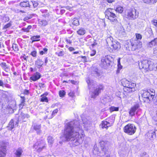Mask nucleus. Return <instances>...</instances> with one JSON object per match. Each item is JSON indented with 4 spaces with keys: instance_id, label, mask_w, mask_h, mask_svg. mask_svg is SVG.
<instances>
[{
    "instance_id": "nucleus-38",
    "label": "nucleus",
    "mask_w": 157,
    "mask_h": 157,
    "mask_svg": "<svg viewBox=\"0 0 157 157\" xmlns=\"http://www.w3.org/2000/svg\"><path fill=\"white\" fill-rule=\"evenodd\" d=\"M32 26L31 25L28 26L27 28H23L22 29L24 32H29V30L32 28Z\"/></svg>"
},
{
    "instance_id": "nucleus-54",
    "label": "nucleus",
    "mask_w": 157,
    "mask_h": 157,
    "mask_svg": "<svg viewBox=\"0 0 157 157\" xmlns=\"http://www.w3.org/2000/svg\"><path fill=\"white\" fill-rule=\"evenodd\" d=\"M31 55L33 57H36V51L32 52L31 53Z\"/></svg>"
},
{
    "instance_id": "nucleus-33",
    "label": "nucleus",
    "mask_w": 157,
    "mask_h": 157,
    "mask_svg": "<svg viewBox=\"0 0 157 157\" xmlns=\"http://www.w3.org/2000/svg\"><path fill=\"white\" fill-rule=\"evenodd\" d=\"M93 153L95 155L98 156H101L100 155V152L99 151L98 148L97 147H94V150H93Z\"/></svg>"
},
{
    "instance_id": "nucleus-27",
    "label": "nucleus",
    "mask_w": 157,
    "mask_h": 157,
    "mask_svg": "<svg viewBox=\"0 0 157 157\" xmlns=\"http://www.w3.org/2000/svg\"><path fill=\"white\" fill-rule=\"evenodd\" d=\"M20 6L21 7H30L29 2L27 0L21 2L20 3Z\"/></svg>"
},
{
    "instance_id": "nucleus-62",
    "label": "nucleus",
    "mask_w": 157,
    "mask_h": 157,
    "mask_svg": "<svg viewBox=\"0 0 157 157\" xmlns=\"http://www.w3.org/2000/svg\"><path fill=\"white\" fill-rule=\"evenodd\" d=\"M66 41L67 43L69 44H71L72 42L71 41V40L70 39H67Z\"/></svg>"
},
{
    "instance_id": "nucleus-53",
    "label": "nucleus",
    "mask_w": 157,
    "mask_h": 157,
    "mask_svg": "<svg viewBox=\"0 0 157 157\" xmlns=\"http://www.w3.org/2000/svg\"><path fill=\"white\" fill-rule=\"evenodd\" d=\"M140 157H149V155L146 153L144 152L141 155Z\"/></svg>"
},
{
    "instance_id": "nucleus-15",
    "label": "nucleus",
    "mask_w": 157,
    "mask_h": 157,
    "mask_svg": "<svg viewBox=\"0 0 157 157\" xmlns=\"http://www.w3.org/2000/svg\"><path fill=\"white\" fill-rule=\"evenodd\" d=\"M103 86L102 85L97 86L96 89L92 92L91 94L92 98H94L98 96L99 93H100L101 90H103Z\"/></svg>"
},
{
    "instance_id": "nucleus-2",
    "label": "nucleus",
    "mask_w": 157,
    "mask_h": 157,
    "mask_svg": "<svg viewBox=\"0 0 157 157\" xmlns=\"http://www.w3.org/2000/svg\"><path fill=\"white\" fill-rule=\"evenodd\" d=\"M143 100L145 102H150L153 101L155 95V90L153 89L141 90L140 91Z\"/></svg>"
},
{
    "instance_id": "nucleus-63",
    "label": "nucleus",
    "mask_w": 157,
    "mask_h": 157,
    "mask_svg": "<svg viewBox=\"0 0 157 157\" xmlns=\"http://www.w3.org/2000/svg\"><path fill=\"white\" fill-rule=\"evenodd\" d=\"M3 83L2 81L0 80V86H3Z\"/></svg>"
},
{
    "instance_id": "nucleus-11",
    "label": "nucleus",
    "mask_w": 157,
    "mask_h": 157,
    "mask_svg": "<svg viewBox=\"0 0 157 157\" xmlns=\"http://www.w3.org/2000/svg\"><path fill=\"white\" fill-rule=\"evenodd\" d=\"M150 63V61H148L147 60L141 61L139 63V66L140 69H142L143 71H148L149 64Z\"/></svg>"
},
{
    "instance_id": "nucleus-45",
    "label": "nucleus",
    "mask_w": 157,
    "mask_h": 157,
    "mask_svg": "<svg viewBox=\"0 0 157 157\" xmlns=\"http://www.w3.org/2000/svg\"><path fill=\"white\" fill-rule=\"evenodd\" d=\"M44 94L43 95H41L42 97L41 98V101L42 102L45 101L47 102L48 101V99L46 97L44 96Z\"/></svg>"
},
{
    "instance_id": "nucleus-30",
    "label": "nucleus",
    "mask_w": 157,
    "mask_h": 157,
    "mask_svg": "<svg viewBox=\"0 0 157 157\" xmlns=\"http://www.w3.org/2000/svg\"><path fill=\"white\" fill-rule=\"evenodd\" d=\"M43 64V61L40 59H37L36 62V64L37 66V67L38 68H40L42 66Z\"/></svg>"
},
{
    "instance_id": "nucleus-24",
    "label": "nucleus",
    "mask_w": 157,
    "mask_h": 157,
    "mask_svg": "<svg viewBox=\"0 0 157 157\" xmlns=\"http://www.w3.org/2000/svg\"><path fill=\"white\" fill-rule=\"evenodd\" d=\"M146 135L148 137L149 139L151 140L155 137V134L154 131H150L148 132Z\"/></svg>"
},
{
    "instance_id": "nucleus-28",
    "label": "nucleus",
    "mask_w": 157,
    "mask_h": 157,
    "mask_svg": "<svg viewBox=\"0 0 157 157\" xmlns=\"http://www.w3.org/2000/svg\"><path fill=\"white\" fill-rule=\"evenodd\" d=\"M40 35H36L33 36L30 38L31 40L32 41V43L35 41H38L40 40Z\"/></svg>"
},
{
    "instance_id": "nucleus-58",
    "label": "nucleus",
    "mask_w": 157,
    "mask_h": 157,
    "mask_svg": "<svg viewBox=\"0 0 157 157\" xmlns=\"http://www.w3.org/2000/svg\"><path fill=\"white\" fill-rule=\"evenodd\" d=\"M58 111V109H55L53 111L52 113V115H54L55 114L57 113Z\"/></svg>"
},
{
    "instance_id": "nucleus-59",
    "label": "nucleus",
    "mask_w": 157,
    "mask_h": 157,
    "mask_svg": "<svg viewBox=\"0 0 157 157\" xmlns=\"http://www.w3.org/2000/svg\"><path fill=\"white\" fill-rule=\"evenodd\" d=\"M116 95L117 96H118V97H119L120 98H121L120 96L121 95V92L120 91H118L116 92Z\"/></svg>"
},
{
    "instance_id": "nucleus-31",
    "label": "nucleus",
    "mask_w": 157,
    "mask_h": 157,
    "mask_svg": "<svg viewBox=\"0 0 157 157\" xmlns=\"http://www.w3.org/2000/svg\"><path fill=\"white\" fill-rule=\"evenodd\" d=\"M2 69L6 72H8V70L9 69V66L5 63H2L1 65Z\"/></svg>"
},
{
    "instance_id": "nucleus-16",
    "label": "nucleus",
    "mask_w": 157,
    "mask_h": 157,
    "mask_svg": "<svg viewBox=\"0 0 157 157\" xmlns=\"http://www.w3.org/2000/svg\"><path fill=\"white\" fill-rule=\"evenodd\" d=\"M117 33L119 36L124 35L125 34V30L121 24H119L117 28Z\"/></svg>"
},
{
    "instance_id": "nucleus-1",
    "label": "nucleus",
    "mask_w": 157,
    "mask_h": 157,
    "mask_svg": "<svg viewBox=\"0 0 157 157\" xmlns=\"http://www.w3.org/2000/svg\"><path fill=\"white\" fill-rule=\"evenodd\" d=\"M82 121L74 120L66 123L64 126V136L66 140H71L73 146L81 144L84 140L85 134L82 128V122L85 130L90 128L91 123L89 116L82 115Z\"/></svg>"
},
{
    "instance_id": "nucleus-64",
    "label": "nucleus",
    "mask_w": 157,
    "mask_h": 157,
    "mask_svg": "<svg viewBox=\"0 0 157 157\" xmlns=\"http://www.w3.org/2000/svg\"><path fill=\"white\" fill-rule=\"evenodd\" d=\"M38 3H37L34 2V3H33V5L34 7H36L38 5Z\"/></svg>"
},
{
    "instance_id": "nucleus-5",
    "label": "nucleus",
    "mask_w": 157,
    "mask_h": 157,
    "mask_svg": "<svg viewBox=\"0 0 157 157\" xmlns=\"http://www.w3.org/2000/svg\"><path fill=\"white\" fill-rule=\"evenodd\" d=\"M123 129L124 132L131 135L135 132L136 128L134 124H128L124 127Z\"/></svg>"
},
{
    "instance_id": "nucleus-52",
    "label": "nucleus",
    "mask_w": 157,
    "mask_h": 157,
    "mask_svg": "<svg viewBox=\"0 0 157 157\" xmlns=\"http://www.w3.org/2000/svg\"><path fill=\"white\" fill-rule=\"evenodd\" d=\"M151 23L157 27V20H153L151 21Z\"/></svg>"
},
{
    "instance_id": "nucleus-49",
    "label": "nucleus",
    "mask_w": 157,
    "mask_h": 157,
    "mask_svg": "<svg viewBox=\"0 0 157 157\" xmlns=\"http://www.w3.org/2000/svg\"><path fill=\"white\" fill-rule=\"evenodd\" d=\"M136 36L137 40L139 39L140 40L142 38V35L139 33H136Z\"/></svg>"
},
{
    "instance_id": "nucleus-8",
    "label": "nucleus",
    "mask_w": 157,
    "mask_h": 157,
    "mask_svg": "<svg viewBox=\"0 0 157 157\" xmlns=\"http://www.w3.org/2000/svg\"><path fill=\"white\" fill-rule=\"evenodd\" d=\"M127 17L130 19L134 20L138 16V12L134 9H131L128 11Z\"/></svg>"
},
{
    "instance_id": "nucleus-55",
    "label": "nucleus",
    "mask_w": 157,
    "mask_h": 157,
    "mask_svg": "<svg viewBox=\"0 0 157 157\" xmlns=\"http://www.w3.org/2000/svg\"><path fill=\"white\" fill-rule=\"evenodd\" d=\"M96 53V51L95 50L93 49L92 52H91L90 55L91 56H93L95 55Z\"/></svg>"
},
{
    "instance_id": "nucleus-22",
    "label": "nucleus",
    "mask_w": 157,
    "mask_h": 157,
    "mask_svg": "<svg viewBox=\"0 0 157 157\" xmlns=\"http://www.w3.org/2000/svg\"><path fill=\"white\" fill-rule=\"evenodd\" d=\"M106 40L107 45V46L108 47H109L110 45L112 44L114 41L112 37L109 35L107 36Z\"/></svg>"
},
{
    "instance_id": "nucleus-42",
    "label": "nucleus",
    "mask_w": 157,
    "mask_h": 157,
    "mask_svg": "<svg viewBox=\"0 0 157 157\" xmlns=\"http://www.w3.org/2000/svg\"><path fill=\"white\" fill-rule=\"evenodd\" d=\"M56 54L59 56H62L64 55L63 51H59L56 53Z\"/></svg>"
},
{
    "instance_id": "nucleus-23",
    "label": "nucleus",
    "mask_w": 157,
    "mask_h": 157,
    "mask_svg": "<svg viewBox=\"0 0 157 157\" xmlns=\"http://www.w3.org/2000/svg\"><path fill=\"white\" fill-rule=\"evenodd\" d=\"M86 82L88 85V86L90 90L93 88V86L95 85V83L93 80L88 79L86 80Z\"/></svg>"
},
{
    "instance_id": "nucleus-57",
    "label": "nucleus",
    "mask_w": 157,
    "mask_h": 157,
    "mask_svg": "<svg viewBox=\"0 0 157 157\" xmlns=\"http://www.w3.org/2000/svg\"><path fill=\"white\" fill-rule=\"evenodd\" d=\"M153 53L155 55H157V48L155 47L153 49Z\"/></svg>"
},
{
    "instance_id": "nucleus-50",
    "label": "nucleus",
    "mask_w": 157,
    "mask_h": 157,
    "mask_svg": "<svg viewBox=\"0 0 157 157\" xmlns=\"http://www.w3.org/2000/svg\"><path fill=\"white\" fill-rule=\"evenodd\" d=\"M59 95L60 97H63L65 94V92L63 90H60L59 92Z\"/></svg>"
},
{
    "instance_id": "nucleus-3",
    "label": "nucleus",
    "mask_w": 157,
    "mask_h": 157,
    "mask_svg": "<svg viewBox=\"0 0 157 157\" xmlns=\"http://www.w3.org/2000/svg\"><path fill=\"white\" fill-rule=\"evenodd\" d=\"M121 83L124 87L123 90L124 92L128 93L135 91V87L136 86L135 83L129 82L125 79L122 80Z\"/></svg>"
},
{
    "instance_id": "nucleus-4",
    "label": "nucleus",
    "mask_w": 157,
    "mask_h": 157,
    "mask_svg": "<svg viewBox=\"0 0 157 157\" xmlns=\"http://www.w3.org/2000/svg\"><path fill=\"white\" fill-rule=\"evenodd\" d=\"M113 10L111 8L108 9L105 12V17L112 22H116L117 21L116 16Z\"/></svg>"
},
{
    "instance_id": "nucleus-9",
    "label": "nucleus",
    "mask_w": 157,
    "mask_h": 157,
    "mask_svg": "<svg viewBox=\"0 0 157 157\" xmlns=\"http://www.w3.org/2000/svg\"><path fill=\"white\" fill-rule=\"evenodd\" d=\"M110 61L109 57L108 56L103 57L101 58L100 63V65L102 67L106 69L110 65Z\"/></svg>"
},
{
    "instance_id": "nucleus-7",
    "label": "nucleus",
    "mask_w": 157,
    "mask_h": 157,
    "mask_svg": "<svg viewBox=\"0 0 157 157\" xmlns=\"http://www.w3.org/2000/svg\"><path fill=\"white\" fill-rule=\"evenodd\" d=\"M46 144L43 140L38 141L33 145V148L38 152L41 151L46 147Z\"/></svg>"
},
{
    "instance_id": "nucleus-20",
    "label": "nucleus",
    "mask_w": 157,
    "mask_h": 157,
    "mask_svg": "<svg viewBox=\"0 0 157 157\" xmlns=\"http://www.w3.org/2000/svg\"><path fill=\"white\" fill-rule=\"evenodd\" d=\"M18 121H17L15 122V123H14V121L13 120H11L10 122H9L8 127L10 128L11 130L14 127L17 126L18 123Z\"/></svg>"
},
{
    "instance_id": "nucleus-12",
    "label": "nucleus",
    "mask_w": 157,
    "mask_h": 157,
    "mask_svg": "<svg viewBox=\"0 0 157 157\" xmlns=\"http://www.w3.org/2000/svg\"><path fill=\"white\" fill-rule=\"evenodd\" d=\"M9 144L8 143L3 141L0 143V157H4L6 154V147Z\"/></svg>"
},
{
    "instance_id": "nucleus-32",
    "label": "nucleus",
    "mask_w": 157,
    "mask_h": 157,
    "mask_svg": "<svg viewBox=\"0 0 157 157\" xmlns=\"http://www.w3.org/2000/svg\"><path fill=\"white\" fill-rule=\"evenodd\" d=\"M48 142L49 147H51L53 143L54 140L52 137L51 136H49L47 138Z\"/></svg>"
},
{
    "instance_id": "nucleus-14",
    "label": "nucleus",
    "mask_w": 157,
    "mask_h": 157,
    "mask_svg": "<svg viewBox=\"0 0 157 157\" xmlns=\"http://www.w3.org/2000/svg\"><path fill=\"white\" fill-rule=\"evenodd\" d=\"M121 47L120 43L116 41H114L112 44L110 45L108 47V50L110 52H112L113 50H116L119 49Z\"/></svg>"
},
{
    "instance_id": "nucleus-43",
    "label": "nucleus",
    "mask_w": 157,
    "mask_h": 157,
    "mask_svg": "<svg viewBox=\"0 0 157 157\" xmlns=\"http://www.w3.org/2000/svg\"><path fill=\"white\" fill-rule=\"evenodd\" d=\"M116 11L119 13H121L123 11V8L121 6H118L116 8Z\"/></svg>"
},
{
    "instance_id": "nucleus-35",
    "label": "nucleus",
    "mask_w": 157,
    "mask_h": 157,
    "mask_svg": "<svg viewBox=\"0 0 157 157\" xmlns=\"http://www.w3.org/2000/svg\"><path fill=\"white\" fill-rule=\"evenodd\" d=\"M157 45L154 39L149 42L148 44V47L150 48H152Z\"/></svg>"
},
{
    "instance_id": "nucleus-60",
    "label": "nucleus",
    "mask_w": 157,
    "mask_h": 157,
    "mask_svg": "<svg viewBox=\"0 0 157 157\" xmlns=\"http://www.w3.org/2000/svg\"><path fill=\"white\" fill-rule=\"evenodd\" d=\"M69 50L70 51H72L75 50V49L72 47H70L68 48Z\"/></svg>"
},
{
    "instance_id": "nucleus-56",
    "label": "nucleus",
    "mask_w": 157,
    "mask_h": 157,
    "mask_svg": "<svg viewBox=\"0 0 157 157\" xmlns=\"http://www.w3.org/2000/svg\"><path fill=\"white\" fill-rule=\"evenodd\" d=\"M97 44V43H96L95 42H94L93 44L91 45V46H90V48L92 49Z\"/></svg>"
},
{
    "instance_id": "nucleus-29",
    "label": "nucleus",
    "mask_w": 157,
    "mask_h": 157,
    "mask_svg": "<svg viewBox=\"0 0 157 157\" xmlns=\"http://www.w3.org/2000/svg\"><path fill=\"white\" fill-rule=\"evenodd\" d=\"M150 63L149 64V68H148V70H150V71L154 70L155 71V66L156 65H155L154 63L150 61Z\"/></svg>"
},
{
    "instance_id": "nucleus-44",
    "label": "nucleus",
    "mask_w": 157,
    "mask_h": 157,
    "mask_svg": "<svg viewBox=\"0 0 157 157\" xmlns=\"http://www.w3.org/2000/svg\"><path fill=\"white\" fill-rule=\"evenodd\" d=\"M48 50V49L47 48H44L43 49V50L40 52V54L41 55H43L44 54L47 53Z\"/></svg>"
},
{
    "instance_id": "nucleus-37",
    "label": "nucleus",
    "mask_w": 157,
    "mask_h": 157,
    "mask_svg": "<svg viewBox=\"0 0 157 157\" xmlns=\"http://www.w3.org/2000/svg\"><path fill=\"white\" fill-rule=\"evenodd\" d=\"M72 24L75 26H77L79 25V21L77 19L74 18L73 19Z\"/></svg>"
},
{
    "instance_id": "nucleus-10",
    "label": "nucleus",
    "mask_w": 157,
    "mask_h": 157,
    "mask_svg": "<svg viewBox=\"0 0 157 157\" xmlns=\"http://www.w3.org/2000/svg\"><path fill=\"white\" fill-rule=\"evenodd\" d=\"M131 42L132 45V51H135L136 49H139L142 46V42L139 40H132Z\"/></svg>"
},
{
    "instance_id": "nucleus-19",
    "label": "nucleus",
    "mask_w": 157,
    "mask_h": 157,
    "mask_svg": "<svg viewBox=\"0 0 157 157\" xmlns=\"http://www.w3.org/2000/svg\"><path fill=\"white\" fill-rule=\"evenodd\" d=\"M29 117V115L27 114H25L24 113H21L20 115L18 117V121L19 122V121H25V119H27Z\"/></svg>"
},
{
    "instance_id": "nucleus-26",
    "label": "nucleus",
    "mask_w": 157,
    "mask_h": 157,
    "mask_svg": "<svg viewBox=\"0 0 157 157\" xmlns=\"http://www.w3.org/2000/svg\"><path fill=\"white\" fill-rule=\"evenodd\" d=\"M86 33V30L85 29L83 28H80L77 31V33L80 36H82L84 35Z\"/></svg>"
},
{
    "instance_id": "nucleus-51",
    "label": "nucleus",
    "mask_w": 157,
    "mask_h": 157,
    "mask_svg": "<svg viewBox=\"0 0 157 157\" xmlns=\"http://www.w3.org/2000/svg\"><path fill=\"white\" fill-rule=\"evenodd\" d=\"M25 102V99H23L21 103L19 105V108L20 109H21L23 107L24 105Z\"/></svg>"
},
{
    "instance_id": "nucleus-21",
    "label": "nucleus",
    "mask_w": 157,
    "mask_h": 157,
    "mask_svg": "<svg viewBox=\"0 0 157 157\" xmlns=\"http://www.w3.org/2000/svg\"><path fill=\"white\" fill-rule=\"evenodd\" d=\"M33 127L38 134H40L41 132V131L40 130L41 127L40 124H35L33 125Z\"/></svg>"
},
{
    "instance_id": "nucleus-18",
    "label": "nucleus",
    "mask_w": 157,
    "mask_h": 157,
    "mask_svg": "<svg viewBox=\"0 0 157 157\" xmlns=\"http://www.w3.org/2000/svg\"><path fill=\"white\" fill-rule=\"evenodd\" d=\"M113 122H109L107 121H103L101 124V127L102 128L107 129L109 127L111 126L113 124Z\"/></svg>"
},
{
    "instance_id": "nucleus-36",
    "label": "nucleus",
    "mask_w": 157,
    "mask_h": 157,
    "mask_svg": "<svg viewBox=\"0 0 157 157\" xmlns=\"http://www.w3.org/2000/svg\"><path fill=\"white\" fill-rule=\"evenodd\" d=\"M143 2L147 4H153L157 2V0H143Z\"/></svg>"
},
{
    "instance_id": "nucleus-47",
    "label": "nucleus",
    "mask_w": 157,
    "mask_h": 157,
    "mask_svg": "<svg viewBox=\"0 0 157 157\" xmlns=\"http://www.w3.org/2000/svg\"><path fill=\"white\" fill-rule=\"evenodd\" d=\"M12 48L15 51H17L18 50V48L17 45L16 44H13Z\"/></svg>"
},
{
    "instance_id": "nucleus-17",
    "label": "nucleus",
    "mask_w": 157,
    "mask_h": 157,
    "mask_svg": "<svg viewBox=\"0 0 157 157\" xmlns=\"http://www.w3.org/2000/svg\"><path fill=\"white\" fill-rule=\"evenodd\" d=\"M41 77V74L40 73L36 72L30 77V79L33 81H36L39 79Z\"/></svg>"
},
{
    "instance_id": "nucleus-46",
    "label": "nucleus",
    "mask_w": 157,
    "mask_h": 157,
    "mask_svg": "<svg viewBox=\"0 0 157 157\" xmlns=\"http://www.w3.org/2000/svg\"><path fill=\"white\" fill-rule=\"evenodd\" d=\"M9 20V18L8 17L6 16H3L2 21L3 22H6L8 21Z\"/></svg>"
},
{
    "instance_id": "nucleus-39",
    "label": "nucleus",
    "mask_w": 157,
    "mask_h": 157,
    "mask_svg": "<svg viewBox=\"0 0 157 157\" xmlns=\"http://www.w3.org/2000/svg\"><path fill=\"white\" fill-rule=\"evenodd\" d=\"M110 101V99H109V97L104 98L102 99V101H101V102L104 104L107 103Z\"/></svg>"
},
{
    "instance_id": "nucleus-34",
    "label": "nucleus",
    "mask_w": 157,
    "mask_h": 157,
    "mask_svg": "<svg viewBox=\"0 0 157 157\" xmlns=\"http://www.w3.org/2000/svg\"><path fill=\"white\" fill-rule=\"evenodd\" d=\"M38 23L39 25L43 26H45L47 25L48 22L45 20L39 19L38 20Z\"/></svg>"
},
{
    "instance_id": "nucleus-13",
    "label": "nucleus",
    "mask_w": 157,
    "mask_h": 157,
    "mask_svg": "<svg viewBox=\"0 0 157 157\" xmlns=\"http://www.w3.org/2000/svg\"><path fill=\"white\" fill-rule=\"evenodd\" d=\"M140 110L139 104H137L131 108L129 112V114L131 116H132L135 115V113L137 114Z\"/></svg>"
},
{
    "instance_id": "nucleus-61",
    "label": "nucleus",
    "mask_w": 157,
    "mask_h": 157,
    "mask_svg": "<svg viewBox=\"0 0 157 157\" xmlns=\"http://www.w3.org/2000/svg\"><path fill=\"white\" fill-rule=\"evenodd\" d=\"M82 59L83 61L86 62V56H83L82 57Z\"/></svg>"
},
{
    "instance_id": "nucleus-25",
    "label": "nucleus",
    "mask_w": 157,
    "mask_h": 157,
    "mask_svg": "<svg viewBox=\"0 0 157 157\" xmlns=\"http://www.w3.org/2000/svg\"><path fill=\"white\" fill-rule=\"evenodd\" d=\"M23 152L22 149L19 147L16 150L14 154L16 156V157H20Z\"/></svg>"
},
{
    "instance_id": "nucleus-6",
    "label": "nucleus",
    "mask_w": 157,
    "mask_h": 157,
    "mask_svg": "<svg viewBox=\"0 0 157 157\" xmlns=\"http://www.w3.org/2000/svg\"><path fill=\"white\" fill-rule=\"evenodd\" d=\"M100 144L101 149L104 153L105 157H110V152L109 150L108 145L103 141H101Z\"/></svg>"
},
{
    "instance_id": "nucleus-41",
    "label": "nucleus",
    "mask_w": 157,
    "mask_h": 157,
    "mask_svg": "<svg viewBox=\"0 0 157 157\" xmlns=\"http://www.w3.org/2000/svg\"><path fill=\"white\" fill-rule=\"evenodd\" d=\"M120 58H119L118 59V63H117V67H118V70H120L122 68V66L121 65L120 63Z\"/></svg>"
},
{
    "instance_id": "nucleus-40",
    "label": "nucleus",
    "mask_w": 157,
    "mask_h": 157,
    "mask_svg": "<svg viewBox=\"0 0 157 157\" xmlns=\"http://www.w3.org/2000/svg\"><path fill=\"white\" fill-rule=\"evenodd\" d=\"M110 111L111 112L114 111H117L119 110L118 107H115L114 106H112L109 109Z\"/></svg>"
},
{
    "instance_id": "nucleus-48",
    "label": "nucleus",
    "mask_w": 157,
    "mask_h": 157,
    "mask_svg": "<svg viewBox=\"0 0 157 157\" xmlns=\"http://www.w3.org/2000/svg\"><path fill=\"white\" fill-rule=\"evenodd\" d=\"M12 25V23L10 22L8 23L7 24L5 25L3 28V29H5L9 28Z\"/></svg>"
}]
</instances>
